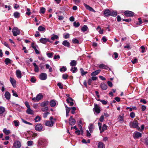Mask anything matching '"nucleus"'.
Instances as JSON below:
<instances>
[{
	"instance_id": "48",
	"label": "nucleus",
	"mask_w": 148,
	"mask_h": 148,
	"mask_svg": "<svg viewBox=\"0 0 148 148\" xmlns=\"http://www.w3.org/2000/svg\"><path fill=\"white\" fill-rule=\"evenodd\" d=\"M41 119L40 117L38 116H37L34 119V120L35 122H38L40 121Z\"/></svg>"
},
{
	"instance_id": "29",
	"label": "nucleus",
	"mask_w": 148,
	"mask_h": 148,
	"mask_svg": "<svg viewBox=\"0 0 148 148\" xmlns=\"http://www.w3.org/2000/svg\"><path fill=\"white\" fill-rule=\"evenodd\" d=\"M70 71L73 73H74L77 71V69L76 67H72Z\"/></svg>"
},
{
	"instance_id": "27",
	"label": "nucleus",
	"mask_w": 148,
	"mask_h": 148,
	"mask_svg": "<svg viewBox=\"0 0 148 148\" xmlns=\"http://www.w3.org/2000/svg\"><path fill=\"white\" fill-rule=\"evenodd\" d=\"M27 113L29 114H33L34 112L33 110L30 109V108H27L26 110Z\"/></svg>"
},
{
	"instance_id": "32",
	"label": "nucleus",
	"mask_w": 148,
	"mask_h": 148,
	"mask_svg": "<svg viewBox=\"0 0 148 148\" xmlns=\"http://www.w3.org/2000/svg\"><path fill=\"white\" fill-rule=\"evenodd\" d=\"M50 105L51 107H54L56 105L55 101L53 100H51L50 102Z\"/></svg>"
},
{
	"instance_id": "21",
	"label": "nucleus",
	"mask_w": 148,
	"mask_h": 148,
	"mask_svg": "<svg viewBox=\"0 0 148 148\" xmlns=\"http://www.w3.org/2000/svg\"><path fill=\"white\" fill-rule=\"evenodd\" d=\"M84 5L86 7V8L89 11H90L95 12V10H93V9L92 8L90 7L89 5L86 4L85 3H84Z\"/></svg>"
},
{
	"instance_id": "20",
	"label": "nucleus",
	"mask_w": 148,
	"mask_h": 148,
	"mask_svg": "<svg viewBox=\"0 0 148 148\" xmlns=\"http://www.w3.org/2000/svg\"><path fill=\"white\" fill-rule=\"evenodd\" d=\"M111 11L108 9L104 11V15L106 16H110Z\"/></svg>"
},
{
	"instance_id": "59",
	"label": "nucleus",
	"mask_w": 148,
	"mask_h": 148,
	"mask_svg": "<svg viewBox=\"0 0 148 148\" xmlns=\"http://www.w3.org/2000/svg\"><path fill=\"white\" fill-rule=\"evenodd\" d=\"M57 85L59 86V88L62 89L63 88V87L61 83L59 82L58 83Z\"/></svg>"
},
{
	"instance_id": "45",
	"label": "nucleus",
	"mask_w": 148,
	"mask_h": 148,
	"mask_svg": "<svg viewBox=\"0 0 148 148\" xmlns=\"http://www.w3.org/2000/svg\"><path fill=\"white\" fill-rule=\"evenodd\" d=\"M14 125L16 127H17L19 125V122L18 120H14Z\"/></svg>"
},
{
	"instance_id": "51",
	"label": "nucleus",
	"mask_w": 148,
	"mask_h": 148,
	"mask_svg": "<svg viewBox=\"0 0 148 148\" xmlns=\"http://www.w3.org/2000/svg\"><path fill=\"white\" fill-rule=\"evenodd\" d=\"M65 39H67L69 37L70 35L68 33L64 34L63 35Z\"/></svg>"
},
{
	"instance_id": "23",
	"label": "nucleus",
	"mask_w": 148,
	"mask_h": 148,
	"mask_svg": "<svg viewBox=\"0 0 148 148\" xmlns=\"http://www.w3.org/2000/svg\"><path fill=\"white\" fill-rule=\"evenodd\" d=\"M101 71V70L99 69L96 70V71L92 72L91 75L92 76H95L98 75Z\"/></svg>"
},
{
	"instance_id": "1",
	"label": "nucleus",
	"mask_w": 148,
	"mask_h": 148,
	"mask_svg": "<svg viewBox=\"0 0 148 148\" xmlns=\"http://www.w3.org/2000/svg\"><path fill=\"white\" fill-rule=\"evenodd\" d=\"M129 125L130 127L131 128H136L138 130H139L140 129L138 126V122L136 121L130 122L129 123Z\"/></svg>"
},
{
	"instance_id": "37",
	"label": "nucleus",
	"mask_w": 148,
	"mask_h": 148,
	"mask_svg": "<svg viewBox=\"0 0 148 148\" xmlns=\"http://www.w3.org/2000/svg\"><path fill=\"white\" fill-rule=\"evenodd\" d=\"M104 145L103 143L100 142L98 144V148H103Z\"/></svg>"
},
{
	"instance_id": "6",
	"label": "nucleus",
	"mask_w": 148,
	"mask_h": 148,
	"mask_svg": "<svg viewBox=\"0 0 148 148\" xmlns=\"http://www.w3.org/2000/svg\"><path fill=\"white\" fill-rule=\"evenodd\" d=\"M142 134L138 132H135L133 134V136L135 139H136L141 137Z\"/></svg>"
},
{
	"instance_id": "24",
	"label": "nucleus",
	"mask_w": 148,
	"mask_h": 148,
	"mask_svg": "<svg viewBox=\"0 0 148 148\" xmlns=\"http://www.w3.org/2000/svg\"><path fill=\"white\" fill-rule=\"evenodd\" d=\"M33 64L34 67V71L36 72H39V69L38 66L35 63H33Z\"/></svg>"
},
{
	"instance_id": "52",
	"label": "nucleus",
	"mask_w": 148,
	"mask_h": 148,
	"mask_svg": "<svg viewBox=\"0 0 148 148\" xmlns=\"http://www.w3.org/2000/svg\"><path fill=\"white\" fill-rule=\"evenodd\" d=\"M71 112L72 114H74L75 113V111L76 110V107H72L71 108Z\"/></svg>"
},
{
	"instance_id": "60",
	"label": "nucleus",
	"mask_w": 148,
	"mask_h": 148,
	"mask_svg": "<svg viewBox=\"0 0 148 148\" xmlns=\"http://www.w3.org/2000/svg\"><path fill=\"white\" fill-rule=\"evenodd\" d=\"M12 92L13 93V96H14L15 97H18V95L17 94V93L16 92H15L14 91V90H12Z\"/></svg>"
},
{
	"instance_id": "57",
	"label": "nucleus",
	"mask_w": 148,
	"mask_h": 148,
	"mask_svg": "<svg viewBox=\"0 0 148 148\" xmlns=\"http://www.w3.org/2000/svg\"><path fill=\"white\" fill-rule=\"evenodd\" d=\"M130 116L132 118L134 117L135 116V114L134 112H131L130 114Z\"/></svg>"
},
{
	"instance_id": "38",
	"label": "nucleus",
	"mask_w": 148,
	"mask_h": 148,
	"mask_svg": "<svg viewBox=\"0 0 148 148\" xmlns=\"http://www.w3.org/2000/svg\"><path fill=\"white\" fill-rule=\"evenodd\" d=\"M58 38V36L56 35L53 34L51 38V39L53 40L57 39Z\"/></svg>"
},
{
	"instance_id": "53",
	"label": "nucleus",
	"mask_w": 148,
	"mask_h": 148,
	"mask_svg": "<svg viewBox=\"0 0 148 148\" xmlns=\"http://www.w3.org/2000/svg\"><path fill=\"white\" fill-rule=\"evenodd\" d=\"M40 13H42V14H44L45 13V9L44 8H41L40 9Z\"/></svg>"
},
{
	"instance_id": "34",
	"label": "nucleus",
	"mask_w": 148,
	"mask_h": 148,
	"mask_svg": "<svg viewBox=\"0 0 148 148\" xmlns=\"http://www.w3.org/2000/svg\"><path fill=\"white\" fill-rule=\"evenodd\" d=\"M117 13L116 11H111L110 16H115L117 15Z\"/></svg>"
},
{
	"instance_id": "63",
	"label": "nucleus",
	"mask_w": 148,
	"mask_h": 148,
	"mask_svg": "<svg viewBox=\"0 0 148 148\" xmlns=\"http://www.w3.org/2000/svg\"><path fill=\"white\" fill-rule=\"evenodd\" d=\"M86 132V136L87 137H90L91 135V134L90 133L88 130H87Z\"/></svg>"
},
{
	"instance_id": "14",
	"label": "nucleus",
	"mask_w": 148,
	"mask_h": 148,
	"mask_svg": "<svg viewBox=\"0 0 148 148\" xmlns=\"http://www.w3.org/2000/svg\"><path fill=\"white\" fill-rule=\"evenodd\" d=\"M10 81L12 86L14 87H15L16 86V80L14 78L10 77Z\"/></svg>"
},
{
	"instance_id": "28",
	"label": "nucleus",
	"mask_w": 148,
	"mask_h": 148,
	"mask_svg": "<svg viewBox=\"0 0 148 148\" xmlns=\"http://www.w3.org/2000/svg\"><path fill=\"white\" fill-rule=\"evenodd\" d=\"M12 60L8 58H6L5 60V62L6 64L8 65L9 64H11Z\"/></svg>"
},
{
	"instance_id": "18",
	"label": "nucleus",
	"mask_w": 148,
	"mask_h": 148,
	"mask_svg": "<svg viewBox=\"0 0 148 148\" xmlns=\"http://www.w3.org/2000/svg\"><path fill=\"white\" fill-rule=\"evenodd\" d=\"M62 44L64 46L66 47H69L70 44L69 42L67 40H65L63 41Z\"/></svg>"
},
{
	"instance_id": "12",
	"label": "nucleus",
	"mask_w": 148,
	"mask_h": 148,
	"mask_svg": "<svg viewBox=\"0 0 148 148\" xmlns=\"http://www.w3.org/2000/svg\"><path fill=\"white\" fill-rule=\"evenodd\" d=\"M75 121L74 119L73 118L72 116H71L70 118L69 121V123L71 125H73L75 124Z\"/></svg>"
},
{
	"instance_id": "41",
	"label": "nucleus",
	"mask_w": 148,
	"mask_h": 148,
	"mask_svg": "<svg viewBox=\"0 0 148 148\" xmlns=\"http://www.w3.org/2000/svg\"><path fill=\"white\" fill-rule=\"evenodd\" d=\"M60 70L61 72H65L66 71V68L65 66H63L62 68L60 69Z\"/></svg>"
},
{
	"instance_id": "64",
	"label": "nucleus",
	"mask_w": 148,
	"mask_h": 148,
	"mask_svg": "<svg viewBox=\"0 0 148 148\" xmlns=\"http://www.w3.org/2000/svg\"><path fill=\"white\" fill-rule=\"evenodd\" d=\"M137 62V59L135 58L133 60H132V62L134 64L136 63Z\"/></svg>"
},
{
	"instance_id": "50",
	"label": "nucleus",
	"mask_w": 148,
	"mask_h": 148,
	"mask_svg": "<svg viewBox=\"0 0 148 148\" xmlns=\"http://www.w3.org/2000/svg\"><path fill=\"white\" fill-rule=\"evenodd\" d=\"M112 57L114 59H116L118 57V54L116 52H114Z\"/></svg>"
},
{
	"instance_id": "31",
	"label": "nucleus",
	"mask_w": 148,
	"mask_h": 148,
	"mask_svg": "<svg viewBox=\"0 0 148 148\" xmlns=\"http://www.w3.org/2000/svg\"><path fill=\"white\" fill-rule=\"evenodd\" d=\"M96 29L98 31L99 34H103V29H101L99 26H98L97 27Z\"/></svg>"
},
{
	"instance_id": "47",
	"label": "nucleus",
	"mask_w": 148,
	"mask_h": 148,
	"mask_svg": "<svg viewBox=\"0 0 148 148\" xmlns=\"http://www.w3.org/2000/svg\"><path fill=\"white\" fill-rule=\"evenodd\" d=\"M73 25L75 27H78L80 25V24L79 22H76V21H75L73 23Z\"/></svg>"
},
{
	"instance_id": "2",
	"label": "nucleus",
	"mask_w": 148,
	"mask_h": 148,
	"mask_svg": "<svg viewBox=\"0 0 148 148\" xmlns=\"http://www.w3.org/2000/svg\"><path fill=\"white\" fill-rule=\"evenodd\" d=\"M43 97V95L41 93H40L38 94L36 97L32 98V100L34 102H36L42 99Z\"/></svg>"
},
{
	"instance_id": "13",
	"label": "nucleus",
	"mask_w": 148,
	"mask_h": 148,
	"mask_svg": "<svg viewBox=\"0 0 148 148\" xmlns=\"http://www.w3.org/2000/svg\"><path fill=\"white\" fill-rule=\"evenodd\" d=\"M13 145L16 148H19L21 147V143L20 141H17L14 143Z\"/></svg>"
},
{
	"instance_id": "46",
	"label": "nucleus",
	"mask_w": 148,
	"mask_h": 148,
	"mask_svg": "<svg viewBox=\"0 0 148 148\" xmlns=\"http://www.w3.org/2000/svg\"><path fill=\"white\" fill-rule=\"evenodd\" d=\"M68 76L69 75L67 74H64L62 75V78L64 79H67Z\"/></svg>"
},
{
	"instance_id": "39",
	"label": "nucleus",
	"mask_w": 148,
	"mask_h": 148,
	"mask_svg": "<svg viewBox=\"0 0 148 148\" xmlns=\"http://www.w3.org/2000/svg\"><path fill=\"white\" fill-rule=\"evenodd\" d=\"M14 15L15 18H18L20 16V14L18 12H16L14 13Z\"/></svg>"
},
{
	"instance_id": "44",
	"label": "nucleus",
	"mask_w": 148,
	"mask_h": 148,
	"mask_svg": "<svg viewBox=\"0 0 148 148\" xmlns=\"http://www.w3.org/2000/svg\"><path fill=\"white\" fill-rule=\"evenodd\" d=\"M72 42L74 44H78L79 43L78 40L76 38H74L73 39Z\"/></svg>"
},
{
	"instance_id": "54",
	"label": "nucleus",
	"mask_w": 148,
	"mask_h": 148,
	"mask_svg": "<svg viewBox=\"0 0 148 148\" xmlns=\"http://www.w3.org/2000/svg\"><path fill=\"white\" fill-rule=\"evenodd\" d=\"M32 47L34 49V50L37 49V48L38 47V46L36 45H35L34 43H32Z\"/></svg>"
},
{
	"instance_id": "17",
	"label": "nucleus",
	"mask_w": 148,
	"mask_h": 148,
	"mask_svg": "<svg viewBox=\"0 0 148 148\" xmlns=\"http://www.w3.org/2000/svg\"><path fill=\"white\" fill-rule=\"evenodd\" d=\"M16 74L17 77L18 78H21L22 77V73L21 71L19 70H17L16 72Z\"/></svg>"
},
{
	"instance_id": "33",
	"label": "nucleus",
	"mask_w": 148,
	"mask_h": 148,
	"mask_svg": "<svg viewBox=\"0 0 148 148\" xmlns=\"http://www.w3.org/2000/svg\"><path fill=\"white\" fill-rule=\"evenodd\" d=\"M88 29V27L87 26V25H84L83 26V27H82L81 30L82 32H85L87 31Z\"/></svg>"
},
{
	"instance_id": "11",
	"label": "nucleus",
	"mask_w": 148,
	"mask_h": 148,
	"mask_svg": "<svg viewBox=\"0 0 148 148\" xmlns=\"http://www.w3.org/2000/svg\"><path fill=\"white\" fill-rule=\"evenodd\" d=\"M42 126L41 124H38L35 126V129L38 131H42Z\"/></svg>"
},
{
	"instance_id": "35",
	"label": "nucleus",
	"mask_w": 148,
	"mask_h": 148,
	"mask_svg": "<svg viewBox=\"0 0 148 148\" xmlns=\"http://www.w3.org/2000/svg\"><path fill=\"white\" fill-rule=\"evenodd\" d=\"M88 128L90 132L91 133L92 132L94 128L93 125L92 124H90L88 127Z\"/></svg>"
},
{
	"instance_id": "25",
	"label": "nucleus",
	"mask_w": 148,
	"mask_h": 148,
	"mask_svg": "<svg viewBox=\"0 0 148 148\" xmlns=\"http://www.w3.org/2000/svg\"><path fill=\"white\" fill-rule=\"evenodd\" d=\"M5 97L8 100L10 99V93L6 91L5 92Z\"/></svg>"
},
{
	"instance_id": "4",
	"label": "nucleus",
	"mask_w": 148,
	"mask_h": 148,
	"mask_svg": "<svg viewBox=\"0 0 148 148\" xmlns=\"http://www.w3.org/2000/svg\"><path fill=\"white\" fill-rule=\"evenodd\" d=\"M12 32L13 35L16 36L17 35L20 34V32L18 29L16 27H14L12 29Z\"/></svg>"
},
{
	"instance_id": "5",
	"label": "nucleus",
	"mask_w": 148,
	"mask_h": 148,
	"mask_svg": "<svg viewBox=\"0 0 148 148\" xmlns=\"http://www.w3.org/2000/svg\"><path fill=\"white\" fill-rule=\"evenodd\" d=\"M47 74L45 73H42L39 76V78L41 80H45L47 79Z\"/></svg>"
},
{
	"instance_id": "7",
	"label": "nucleus",
	"mask_w": 148,
	"mask_h": 148,
	"mask_svg": "<svg viewBox=\"0 0 148 148\" xmlns=\"http://www.w3.org/2000/svg\"><path fill=\"white\" fill-rule=\"evenodd\" d=\"M40 41L41 43L44 44H45L47 42L50 43L52 42L49 40V39L46 38H41L40 39Z\"/></svg>"
},
{
	"instance_id": "19",
	"label": "nucleus",
	"mask_w": 148,
	"mask_h": 148,
	"mask_svg": "<svg viewBox=\"0 0 148 148\" xmlns=\"http://www.w3.org/2000/svg\"><path fill=\"white\" fill-rule=\"evenodd\" d=\"M49 103V101H44L41 103L40 105L41 107H46Z\"/></svg>"
},
{
	"instance_id": "56",
	"label": "nucleus",
	"mask_w": 148,
	"mask_h": 148,
	"mask_svg": "<svg viewBox=\"0 0 148 148\" xmlns=\"http://www.w3.org/2000/svg\"><path fill=\"white\" fill-rule=\"evenodd\" d=\"M82 132V131H80L79 130L77 129V130H76V131L75 132V133L77 135H79L80 134L81 132Z\"/></svg>"
},
{
	"instance_id": "3",
	"label": "nucleus",
	"mask_w": 148,
	"mask_h": 148,
	"mask_svg": "<svg viewBox=\"0 0 148 148\" xmlns=\"http://www.w3.org/2000/svg\"><path fill=\"white\" fill-rule=\"evenodd\" d=\"M98 125L99 127V130H100V133H101L102 132H103L104 131L106 130L107 129V126L105 124H104L103 125V126L102 127V129H101V123L99 122L98 123Z\"/></svg>"
},
{
	"instance_id": "43",
	"label": "nucleus",
	"mask_w": 148,
	"mask_h": 148,
	"mask_svg": "<svg viewBox=\"0 0 148 148\" xmlns=\"http://www.w3.org/2000/svg\"><path fill=\"white\" fill-rule=\"evenodd\" d=\"M5 110L4 108L3 107H0V114H3Z\"/></svg>"
},
{
	"instance_id": "10",
	"label": "nucleus",
	"mask_w": 148,
	"mask_h": 148,
	"mask_svg": "<svg viewBox=\"0 0 148 148\" xmlns=\"http://www.w3.org/2000/svg\"><path fill=\"white\" fill-rule=\"evenodd\" d=\"M99 68L100 69H105L106 70L110 69L109 67L107 65L102 64L99 65Z\"/></svg>"
},
{
	"instance_id": "9",
	"label": "nucleus",
	"mask_w": 148,
	"mask_h": 148,
	"mask_svg": "<svg viewBox=\"0 0 148 148\" xmlns=\"http://www.w3.org/2000/svg\"><path fill=\"white\" fill-rule=\"evenodd\" d=\"M125 15L128 17H131L133 16L134 13L131 11H126L124 12Z\"/></svg>"
},
{
	"instance_id": "62",
	"label": "nucleus",
	"mask_w": 148,
	"mask_h": 148,
	"mask_svg": "<svg viewBox=\"0 0 148 148\" xmlns=\"http://www.w3.org/2000/svg\"><path fill=\"white\" fill-rule=\"evenodd\" d=\"M60 58V56L59 55H55L53 59L54 60L59 59Z\"/></svg>"
},
{
	"instance_id": "22",
	"label": "nucleus",
	"mask_w": 148,
	"mask_h": 148,
	"mask_svg": "<svg viewBox=\"0 0 148 148\" xmlns=\"http://www.w3.org/2000/svg\"><path fill=\"white\" fill-rule=\"evenodd\" d=\"M101 88L103 90H106L107 88V85L105 83H101Z\"/></svg>"
},
{
	"instance_id": "55",
	"label": "nucleus",
	"mask_w": 148,
	"mask_h": 148,
	"mask_svg": "<svg viewBox=\"0 0 148 148\" xmlns=\"http://www.w3.org/2000/svg\"><path fill=\"white\" fill-rule=\"evenodd\" d=\"M33 144V141L32 140L29 141L27 142V145L28 146H31Z\"/></svg>"
},
{
	"instance_id": "30",
	"label": "nucleus",
	"mask_w": 148,
	"mask_h": 148,
	"mask_svg": "<svg viewBox=\"0 0 148 148\" xmlns=\"http://www.w3.org/2000/svg\"><path fill=\"white\" fill-rule=\"evenodd\" d=\"M118 119L119 121L120 122V123H123L124 121L123 116H121V115H119L118 117Z\"/></svg>"
},
{
	"instance_id": "15",
	"label": "nucleus",
	"mask_w": 148,
	"mask_h": 148,
	"mask_svg": "<svg viewBox=\"0 0 148 148\" xmlns=\"http://www.w3.org/2000/svg\"><path fill=\"white\" fill-rule=\"evenodd\" d=\"M54 123V122L52 121H48L45 123V125L47 126L51 127L53 126Z\"/></svg>"
},
{
	"instance_id": "40",
	"label": "nucleus",
	"mask_w": 148,
	"mask_h": 148,
	"mask_svg": "<svg viewBox=\"0 0 148 148\" xmlns=\"http://www.w3.org/2000/svg\"><path fill=\"white\" fill-rule=\"evenodd\" d=\"M3 131L6 135H8L10 133V131L9 130H7L6 128H4Z\"/></svg>"
},
{
	"instance_id": "61",
	"label": "nucleus",
	"mask_w": 148,
	"mask_h": 148,
	"mask_svg": "<svg viewBox=\"0 0 148 148\" xmlns=\"http://www.w3.org/2000/svg\"><path fill=\"white\" fill-rule=\"evenodd\" d=\"M27 10L28 12L26 13V14L28 15H29L31 14V12H30V9L29 8H27Z\"/></svg>"
},
{
	"instance_id": "36",
	"label": "nucleus",
	"mask_w": 148,
	"mask_h": 148,
	"mask_svg": "<svg viewBox=\"0 0 148 148\" xmlns=\"http://www.w3.org/2000/svg\"><path fill=\"white\" fill-rule=\"evenodd\" d=\"M80 70L81 71V75L82 76H83L87 73L88 72L86 71H84V69L82 68H80Z\"/></svg>"
},
{
	"instance_id": "16",
	"label": "nucleus",
	"mask_w": 148,
	"mask_h": 148,
	"mask_svg": "<svg viewBox=\"0 0 148 148\" xmlns=\"http://www.w3.org/2000/svg\"><path fill=\"white\" fill-rule=\"evenodd\" d=\"M67 103L70 104V106H73L74 104V103L73 102V99L71 97L68 98L66 100Z\"/></svg>"
},
{
	"instance_id": "26",
	"label": "nucleus",
	"mask_w": 148,
	"mask_h": 148,
	"mask_svg": "<svg viewBox=\"0 0 148 148\" xmlns=\"http://www.w3.org/2000/svg\"><path fill=\"white\" fill-rule=\"evenodd\" d=\"M77 62L76 61L72 60L70 63V65L71 66H75L77 64Z\"/></svg>"
},
{
	"instance_id": "42",
	"label": "nucleus",
	"mask_w": 148,
	"mask_h": 148,
	"mask_svg": "<svg viewBox=\"0 0 148 148\" xmlns=\"http://www.w3.org/2000/svg\"><path fill=\"white\" fill-rule=\"evenodd\" d=\"M45 30V28L41 26H39L38 28V30L40 31H44Z\"/></svg>"
},
{
	"instance_id": "49",
	"label": "nucleus",
	"mask_w": 148,
	"mask_h": 148,
	"mask_svg": "<svg viewBox=\"0 0 148 148\" xmlns=\"http://www.w3.org/2000/svg\"><path fill=\"white\" fill-rule=\"evenodd\" d=\"M21 120H22V122H23L24 123L26 124H28V125H32V124L30 123H29L28 122H27V121H26L25 120H24V119H21Z\"/></svg>"
},
{
	"instance_id": "8",
	"label": "nucleus",
	"mask_w": 148,
	"mask_h": 148,
	"mask_svg": "<svg viewBox=\"0 0 148 148\" xmlns=\"http://www.w3.org/2000/svg\"><path fill=\"white\" fill-rule=\"evenodd\" d=\"M93 110L97 114L99 113L100 112V107L97 104L95 105Z\"/></svg>"
},
{
	"instance_id": "58",
	"label": "nucleus",
	"mask_w": 148,
	"mask_h": 148,
	"mask_svg": "<svg viewBox=\"0 0 148 148\" xmlns=\"http://www.w3.org/2000/svg\"><path fill=\"white\" fill-rule=\"evenodd\" d=\"M53 53H47V56H48L49 58H51L52 57V56H53Z\"/></svg>"
}]
</instances>
